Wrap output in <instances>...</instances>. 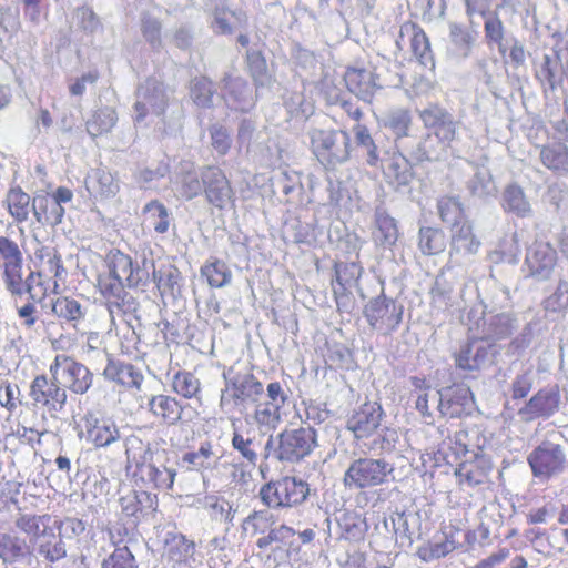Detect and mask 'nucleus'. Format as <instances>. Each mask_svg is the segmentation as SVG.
<instances>
[{
    "mask_svg": "<svg viewBox=\"0 0 568 568\" xmlns=\"http://www.w3.org/2000/svg\"><path fill=\"white\" fill-rule=\"evenodd\" d=\"M344 79L348 90L364 99L372 95L376 87L373 72L365 69H348Z\"/></svg>",
    "mask_w": 568,
    "mask_h": 568,
    "instance_id": "41",
    "label": "nucleus"
},
{
    "mask_svg": "<svg viewBox=\"0 0 568 568\" xmlns=\"http://www.w3.org/2000/svg\"><path fill=\"white\" fill-rule=\"evenodd\" d=\"M219 458L213 449V445L206 440L202 442L196 450L184 453L182 462L187 465L189 469L203 474L205 470L212 469V459L217 462Z\"/></svg>",
    "mask_w": 568,
    "mask_h": 568,
    "instance_id": "42",
    "label": "nucleus"
},
{
    "mask_svg": "<svg viewBox=\"0 0 568 568\" xmlns=\"http://www.w3.org/2000/svg\"><path fill=\"white\" fill-rule=\"evenodd\" d=\"M494 353L491 345L473 341L463 345L455 354V365L463 371H478L493 362Z\"/></svg>",
    "mask_w": 568,
    "mask_h": 568,
    "instance_id": "21",
    "label": "nucleus"
},
{
    "mask_svg": "<svg viewBox=\"0 0 568 568\" xmlns=\"http://www.w3.org/2000/svg\"><path fill=\"white\" fill-rule=\"evenodd\" d=\"M382 422V408L377 403H365L347 422L348 429L356 438L371 435Z\"/></svg>",
    "mask_w": 568,
    "mask_h": 568,
    "instance_id": "26",
    "label": "nucleus"
},
{
    "mask_svg": "<svg viewBox=\"0 0 568 568\" xmlns=\"http://www.w3.org/2000/svg\"><path fill=\"white\" fill-rule=\"evenodd\" d=\"M118 120L115 110L110 106H103L97 110L92 118L87 122V131L91 136H99L111 131Z\"/></svg>",
    "mask_w": 568,
    "mask_h": 568,
    "instance_id": "48",
    "label": "nucleus"
},
{
    "mask_svg": "<svg viewBox=\"0 0 568 568\" xmlns=\"http://www.w3.org/2000/svg\"><path fill=\"white\" fill-rule=\"evenodd\" d=\"M561 404L558 385H549L539 389L518 412L523 420L549 418L555 415Z\"/></svg>",
    "mask_w": 568,
    "mask_h": 568,
    "instance_id": "12",
    "label": "nucleus"
},
{
    "mask_svg": "<svg viewBox=\"0 0 568 568\" xmlns=\"http://www.w3.org/2000/svg\"><path fill=\"white\" fill-rule=\"evenodd\" d=\"M32 213L38 223L55 226L62 222L64 207L49 194L39 193L32 199Z\"/></svg>",
    "mask_w": 568,
    "mask_h": 568,
    "instance_id": "32",
    "label": "nucleus"
},
{
    "mask_svg": "<svg viewBox=\"0 0 568 568\" xmlns=\"http://www.w3.org/2000/svg\"><path fill=\"white\" fill-rule=\"evenodd\" d=\"M108 274L125 282L128 287H135L143 281L145 272L135 266L129 255L118 251L110 256Z\"/></svg>",
    "mask_w": 568,
    "mask_h": 568,
    "instance_id": "29",
    "label": "nucleus"
},
{
    "mask_svg": "<svg viewBox=\"0 0 568 568\" xmlns=\"http://www.w3.org/2000/svg\"><path fill=\"white\" fill-rule=\"evenodd\" d=\"M308 494V484L303 479L291 476L263 485L258 493L262 503L268 508L300 505L305 501Z\"/></svg>",
    "mask_w": 568,
    "mask_h": 568,
    "instance_id": "5",
    "label": "nucleus"
},
{
    "mask_svg": "<svg viewBox=\"0 0 568 568\" xmlns=\"http://www.w3.org/2000/svg\"><path fill=\"white\" fill-rule=\"evenodd\" d=\"M213 84L205 77H196L191 81L190 94L194 103L202 108H207L212 104Z\"/></svg>",
    "mask_w": 568,
    "mask_h": 568,
    "instance_id": "60",
    "label": "nucleus"
},
{
    "mask_svg": "<svg viewBox=\"0 0 568 568\" xmlns=\"http://www.w3.org/2000/svg\"><path fill=\"white\" fill-rule=\"evenodd\" d=\"M102 568H138L134 556L126 547H118L102 561Z\"/></svg>",
    "mask_w": 568,
    "mask_h": 568,
    "instance_id": "64",
    "label": "nucleus"
},
{
    "mask_svg": "<svg viewBox=\"0 0 568 568\" xmlns=\"http://www.w3.org/2000/svg\"><path fill=\"white\" fill-rule=\"evenodd\" d=\"M30 397L36 405L47 407L49 412H61L67 402V392L51 375L37 376L30 385Z\"/></svg>",
    "mask_w": 568,
    "mask_h": 568,
    "instance_id": "14",
    "label": "nucleus"
},
{
    "mask_svg": "<svg viewBox=\"0 0 568 568\" xmlns=\"http://www.w3.org/2000/svg\"><path fill=\"white\" fill-rule=\"evenodd\" d=\"M103 376L125 388L140 389L144 376L140 368L131 363L109 359Z\"/></svg>",
    "mask_w": 568,
    "mask_h": 568,
    "instance_id": "28",
    "label": "nucleus"
},
{
    "mask_svg": "<svg viewBox=\"0 0 568 568\" xmlns=\"http://www.w3.org/2000/svg\"><path fill=\"white\" fill-rule=\"evenodd\" d=\"M353 133L357 146L363 149L365 152L366 163L369 166H377L381 162L383 151H381L375 143V140L372 138L368 129L361 123H356L353 126Z\"/></svg>",
    "mask_w": 568,
    "mask_h": 568,
    "instance_id": "46",
    "label": "nucleus"
},
{
    "mask_svg": "<svg viewBox=\"0 0 568 568\" xmlns=\"http://www.w3.org/2000/svg\"><path fill=\"white\" fill-rule=\"evenodd\" d=\"M165 450H152L148 446L135 463L134 476L145 485L161 490H170L176 476L175 468L166 464Z\"/></svg>",
    "mask_w": 568,
    "mask_h": 568,
    "instance_id": "4",
    "label": "nucleus"
},
{
    "mask_svg": "<svg viewBox=\"0 0 568 568\" xmlns=\"http://www.w3.org/2000/svg\"><path fill=\"white\" fill-rule=\"evenodd\" d=\"M376 168H381L386 182L397 189L407 186L414 179L410 162L399 152L383 151Z\"/></svg>",
    "mask_w": 568,
    "mask_h": 568,
    "instance_id": "18",
    "label": "nucleus"
},
{
    "mask_svg": "<svg viewBox=\"0 0 568 568\" xmlns=\"http://www.w3.org/2000/svg\"><path fill=\"white\" fill-rule=\"evenodd\" d=\"M439 394L438 412L442 416L456 418L470 409L471 393L468 387L463 385L446 387L439 390Z\"/></svg>",
    "mask_w": 568,
    "mask_h": 568,
    "instance_id": "24",
    "label": "nucleus"
},
{
    "mask_svg": "<svg viewBox=\"0 0 568 568\" xmlns=\"http://www.w3.org/2000/svg\"><path fill=\"white\" fill-rule=\"evenodd\" d=\"M6 203L9 214L17 223L26 222L30 212H32L31 197L21 187L10 189L7 193Z\"/></svg>",
    "mask_w": 568,
    "mask_h": 568,
    "instance_id": "40",
    "label": "nucleus"
},
{
    "mask_svg": "<svg viewBox=\"0 0 568 568\" xmlns=\"http://www.w3.org/2000/svg\"><path fill=\"white\" fill-rule=\"evenodd\" d=\"M419 248L425 255H435L446 247L445 234L434 227H422L419 230Z\"/></svg>",
    "mask_w": 568,
    "mask_h": 568,
    "instance_id": "53",
    "label": "nucleus"
},
{
    "mask_svg": "<svg viewBox=\"0 0 568 568\" xmlns=\"http://www.w3.org/2000/svg\"><path fill=\"white\" fill-rule=\"evenodd\" d=\"M83 420L87 440L95 448L109 447L121 439L120 427L112 418H98L93 414H87Z\"/></svg>",
    "mask_w": 568,
    "mask_h": 568,
    "instance_id": "17",
    "label": "nucleus"
},
{
    "mask_svg": "<svg viewBox=\"0 0 568 568\" xmlns=\"http://www.w3.org/2000/svg\"><path fill=\"white\" fill-rule=\"evenodd\" d=\"M419 118L427 130L426 134L455 140L458 124L446 109L430 104L419 111Z\"/></svg>",
    "mask_w": 568,
    "mask_h": 568,
    "instance_id": "16",
    "label": "nucleus"
},
{
    "mask_svg": "<svg viewBox=\"0 0 568 568\" xmlns=\"http://www.w3.org/2000/svg\"><path fill=\"white\" fill-rule=\"evenodd\" d=\"M49 514L36 515L19 510L13 524L18 530L29 536L32 556L37 555L49 564H55L67 557L65 542L60 534L50 526Z\"/></svg>",
    "mask_w": 568,
    "mask_h": 568,
    "instance_id": "1",
    "label": "nucleus"
},
{
    "mask_svg": "<svg viewBox=\"0 0 568 568\" xmlns=\"http://www.w3.org/2000/svg\"><path fill=\"white\" fill-rule=\"evenodd\" d=\"M557 264L556 250L546 242H534L527 250L525 266L529 275L539 281L550 277Z\"/></svg>",
    "mask_w": 568,
    "mask_h": 568,
    "instance_id": "15",
    "label": "nucleus"
},
{
    "mask_svg": "<svg viewBox=\"0 0 568 568\" xmlns=\"http://www.w3.org/2000/svg\"><path fill=\"white\" fill-rule=\"evenodd\" d=\"M527 460L532 475L545 480L564 471L566 454L561 445L546 439L529 454Z\"/></svg>",
    "mask_w": 568,
    "mask_h": 568,
    "instance_id": "9",
    "label": "nucleus"
},
{
    "mask_svg": "<svg viewBox=\"0 0 568 568\" xmlns=\"http://www.w3.org/2000/svg\"><path fill=\"white\" fill-rule=\"evenodd\" d=\"M460 485L469 487L481 485L487 479V473L470 462H464L455 471Z\"/></svg>",
    "mask_w": 568,
    "mask_h": 568,
    "instance_id": "63",
    "label": "nucleus"
},
{
    "mask_svg": "<svg viewBox=\"0 0 568 568\" xmlns=\"http://www.w3.org/2000/svg\"><path fill=\"white\" fill-rule=\"evenodd\" d=\"M85 186L91 194L105 199L115 196L120 189L113 174L103 168L91 171L85 179Z\"/></svg>",
    "mask_w": 568,
    "mask_h": 568,
    "instance_id": "36",
    "label": "nucleus"
},
{
    "mask_svg": "<svg viewBox=\"0 0 568 568\" xmlns=\"http://www.w3.org/2000/svg\"><path fill=\"white\" fill-rule=\"evenodd\" d=\"M98 287L101 295L106 300L109 314L112 321L115 315L135 311L136 303L125 291V282L113 277L110 274H104L99 276Z\"/></svg>",
    "mask_w": 568,
    "mask_h": 568,
    "instance_id": "10",
    "label": "nucleus"
},
{
    "mask_svg": "<svg viewBox=\"0 0 568 568\" xmlns=\"http://www.w3.org/2000/svg\"><path fill=\"white\" fill-rule=\"evenodd\" d=\"M174 392L185 398L195 397L201 390L199 378L190 372H178L172 381Z\"/></svg>",
    "mask_w": 568,
    "mask_h": 568,
    "instance_id": "56",
    "label": "nucleus"
},
{
    "mask_svg": "<svg viewBox=\"0 0 568 568\" xmlns=\"http://www.w3.org/2000/svg\"><path fill=\"white\" fill-rule=\"evenodd\" d=\"M203 187L204 185L201 175L199 176V174L191 169H183L178 176L176 191L180 196L186 201H190L201 194Z\"/></svg>",
    "mask_w": 568,
    "mask_h": 568,
    "instance_id": "52",
    "label": "nucleus"
},
{
    "mask_svg": "<svg viewBox=\"0 0 568 568\" xmlns=\"http://www.w3.org/2000/svg\"><path fill=\"white\" fill-rule=\"evenodd\" d=\"M140 31L144 40L154 51L162 48V23L161 20L148 12H143L140 19Z\"/></svg>",
    "mask_w": 568,
    "mask_h": 568,
    "instance_id": "51",
    "label": "nucleus"
},
{
    "mask_svg": "<svg viewBox=\"0 0 568 568\" xmlns=\"http://www.w3.org/2000/svg\"><path fill=\"white\" fill-rule=\"evenodd\" d=\"M452 142L447 139L426 134L417 144V148L412 151V156L419 162L440 161L447 156Z\"/></svg>",
    "mask_w": 568,
    "mask_h": 568,
    "instance_id": "35",
    "label": "nucleus"
},
{
    "mask_svg": "<svg viewBox=\"0 0 568 568\" xmlns=\"http://www.w3.org/2000/svg\"><path fill=\"white\" fill-rule=\"evenodd\" d=\"M231 444L250 465L255 466L257 464V450L261 444L256 440L255 436H250V434L244 435L235 429L232 435Z\"/></svg>",
    "mask_w": 568,
    "mask_h": 568,
    "instance_id": "49",
    "label": "nucleus"
},
{
    "mask_svg": "<svg viewBox=\"0 0 568 568\" xmlns=\"http://www.w3.org/2000/svg\"><path fill=\"white\" fill-rule=\"evenodd\" d=\"M23 252L20 244L8 234L0 233V275L2 282L13 280L23 268Z\"/></svg>",
    "mask_w": 568,
    "mask_h": 568,
    "instance_id": "25",
    "label": "nucleus"
},
{
    "mask_svg": "<svg viewBox=\"0 0 568 568\" xmlns=\"http://www.w3.org/2000/svg\"><path fill=\"white\" fill-rule=\"evenodd\" d=\"M317 446V435L313 427L286 428L275 438L270 436L265 446V458L280 462L298 463Z\"/></svg>",
    "mask_w": 568,
    "mask_h": 568,
    "instance_id": "2",
    "label": "nucleus"
},
{
    "mask_svg": "<svg viewBox=\"0 0 568 568\" xmlns=\"http://www.w3.org/2000/svg\"><path fill=\"white\" fill-rule=\"evenodd\" d=\"M273 524V515L267 510H255L250 514L242 524L244 531L251 536L264 535Z\"/></svg>",
    "mask_w": 568,
    "mask_h": 568,
    "instance_id": "59",
    "label": "nucleus"
},
{
    "mask_svg": "<svg viewBox=\"0 0 568 568\" xmlns=\"http://www.w3.org/2000/svg\"><path fill=\"white\" fill-rule=\"evenodd\" d=\"M437 207L442 221L450 224L452 227L468 221L465 217L462 203L456 197H442Z\"/></svg>",
    "mask_w": 568,
    "mask_h": 568,
    "instance_id": "54",
    "label": "nucleus"
},
{
    "mask_svg": "<svg viewBox=\"0 0 568 568\" xmlns=\"http://www.w3.org/2000/svg\"><path fill=\"white\" fill-rule=\"evenodd\" d=\"M24 557H32L30 545L11 532H0V559L4 564H14Z\"/></svg>",
    "mask_w": 568,
    "mask_h": 568,
    "instance_id": "37",
    "label": "nucleus"
},
{
    "mask_svg": "<svg viewBox=\"0 0 568 568\" xmlns=\"http://www.w3.org/2000/svg\"><path fill=\"white\" fill-rule=\"evenodd\" d=\"M515 318L509 313L486 314L483 317L481 339L494 341L511 335L516 325Z\"/></svg>",
    "mask_w": 568,
    "mask_h": 568,
    "instance_id": "34",
    "label": "nucleus"
},
{
    "mask_svg": "<svg viewBox=\"0 0 568 568\" xmlns=\"http://www.w3.org/2000/svg\"><path fill=\"white\" fill-rule=\"evenodd\" d=\"M399 236L397 223L384 212L376 213L373 240L376 245L383 248H392Z\"/></svg>",
    "mask_w": 568,
    "mask_h": 568,
    "instance_id": "39",
    "label": "nucleus"
},
{
    "mask_svg": "<svg viewBox=\"0 0 568 568\" xmlns=\"http://www.w3.org/2000/svg\"><path fill=\"white\" fill-rule=\"evenodd\" d=\"M254 420L262 430H273L281 422L280 408L265 403L258 404L254 412Z\"/></svg>",
    "mask_w": 568,
    "mask_h": 568,
    "instance_id": "61",
    "label": "nucleus"
},
{
    "mask_svg": "<svg viewBox=\"0 0 568 568\" xmlns=\"http://www.w3.org/2000/svg\"><path fill=\"white\" fill-rule=\"evenodd\" d=\"M408 38L410 49L418 62L425 68L433 69L435 63L427 36L417 24L406 22L402 24V38Z\"/></svg>",
    "mask_w": 568,
    "mask_h": 568,
    "instance_id": "30",
    "label": "nucleus"
},
{
    "mask_svg": "<svg viewBox=\"0 0 568 568\" xmlns=\"http://www.w3.org/2000/svg\"><path fill=\"white\" fill-rule=\"evenodd\" d=\"M206 201L223 210L234 203V191L224 172L215 166H204L201 171Z\"/></svg>",
    "mask_w": 568,
    "mask_h": 568,
    "instance_id": "11",
    "label": "nucleus"
},
{
    "mask_svg": "<svg viewBox=\"0 0 568 568\" xmlns=\"http://www.w3.org/2000/svg\"><path fill=\"white\" fill-rule=\"evenodd\" d=\"M73 19L77 27L87 34L102 30L100 17L89 6H81L74 10Z\"/></svg>",
    "mask_w": 568,
    "mask_h": 568,
    "instance_id": "57",
    "label": "nucleus"
},
{
    "mask_svg": "<svg viewBox=\"0 0 568 568\" xmlns=\"http://www.w3.org/2000/svg\"><path fill=\"white\" fill-rule=\"evenodd\" d=\"M394 467L384 459L358 458L344 474V485L349 489H365L387 483Z\"/></svg>",
    "mask_w": 568,
    "mask_h": 568,
    "instance_id": "6",
    "label": "nucleus"
},
{
    "mask_svg": "<svg viewBox=\"0 0 568 568\" xmlns=\"http://www.w3.org/2000/svg\"><path fill=\"white\" fill-rule=\"evenodd\" d=\"M166 105L168 94L164 85L154 79H148L136 91L135 121H142L149 113L161 115Z\"/></svg>",
    "mask_w": 568,
    "mask_h": 568,
    "instance_id": "13",
    "label": "nucleus"
},
{
    "mask_svg": "<svg viewBox=\"0 0 568 568\" xmlns=\"http://www.w3.org/2000/svg\"><path fill=\"white\" fill-rule=\"evenodd\" d=\"M363 268L355 262L337 263L335 265L336 277L333 287L336 286L343 292H349L353 287L357 286Z\"/></svg>",
    "mask_w": 568,
    "mask_h": 568,
    "instance_id": "50",
    "label": "nucleus"
},
{
    "mask_svg": "<svg viewBox=\"0 0 568 568\" xmlns=\"http://www.w3.org/2000/svg\"><path fill=\"white\" fill-rule=\"evenodd\" d=\"M50 374L63 388L83 395L92 386L93 375L87 366L64 354H58L50 365Z\"/></svg>",
    "mask_w": 568,
    "mask_h": 568,
    "instance_id": "7",
    "label": "nucleus"
},
{
    "mask_svg": "<svg viewBox=\"0 0 568 568\" xmlns=\"http://www.w3.org/2000/svg\"><path fill=\"white\" fill-rule=\"evenodd\" d=\"M542 164L559 174L568 173V146L564 143H552L540 151Z\"/></svg>",
    "mask_w": 568,
    "mask_h": 568,
    "instance_id": "43",
    "label": "nucleus"
},
{
    "mask_svg": "<svg viewBox=\"0 0 568 568\" xmlns=\"http://www.w3.org/2000/svg\"><path fill=\"white\" fill-rule=\"evenodd\" d=\"M232 368L224 371L223 376L227 383L226 390H232V398L237 402H257L264 393L263 384L248 373L231 376Z\"/></svg>",
    "mask_w": 568,
    "mask_h": 568,
    "instance_id": "22",
    "label": "nucleus"
},
{
    "mask_svg": "<svg viewBox=\"0 0 568 568\" xmlns=\"http://www.w3.org/2000/svg\"><path fill=\"white\" fill-rule=\"evenodd\" d=\"M51 312L59 320L70 323L78 329L87 316L88 305L73 297L60 296L51 301Z\"/></svg>",
    "mask_w": 568,
    "mask_h": 568,
    "instance_id": "31",
    "label": "nucleus"
},
{
    "mask_svg": "<svg viewBox=\"0 0 568 568\" xmlns=\"http://www.w3.org/2000/svg\"><path fill=\"white\" fill-rule=\"evenodd\" d=\"M469 194L477 199H485L496 193V185L487 168L478 166L475 174L466 183Z\"/></svg>",
    "mask_w": 568,
    "mask_h": 568,
    "instance_id": "45",
    "label": "nucleus"
},
{
    "mask_svg": "<svg viewBox=\"0 0 568 568\" xmlns=\"http://www.w3.org/2000/svg\"><path fill=\"white\" fill-rule=\"evenodd\" d=\"M455 541L445 537L443 540H436L420 547L417 554L423 561L428 562L447 556L453 550H455Z\"/></svg>",
    "mask_w": 568,
    "mask_h": 568,
    "instance_id": "62",
    "label": "nucleus"
},
{
    "mask_svg": "<svg viewBox=\"0 0 568 568\" xmlns=\"http://www.w3.org/2000/svg\"><path fill=\"white\" fill-rule=\"evenodd\" d=\"M364 316L377 332L388 335L403 320V306L384 293L368 301L364 307Z\"/></svg>",
    "mask_w": 568,
    "mask_h": 568,
    "instance_id": "8",
    "label": "nucleus"
},
{
    "mask_svg": "<svg viewBox=\"0 0 568 568\" xmlns=\"http://www.w3.org/2000/svg\"><path fill=\"white\" fill-rule=\"evenodd\" d=\"M501 205L506 212L513 213L518 217H528L532 213L531 205L526 194L517 183L508 184L501 197Z\"/></svg>",
    "mask_w": 568,
    "mask_h": 568,
    "instance_id": "38",
    "label": "nucleus"
},
{
    "mask_svg": "<svg viewBox=\"0 0 568 568\" xmlns=\"http://www.w3.org/2000/svg\"><path fill=\"white\" fill-rule=\"evenodd\" d=\"M313 153L327 170L346 163L351 156V136L344 130L314 129L311 132Z\"/></svg>",
    "mask_w": 568,
    "mask_h": 568,
    "instance_id": "3",
    "label": "nucleus"
},
{
    "mask_svg": "<svg viewBox=\"0 0 568 568\" xmlns=\"http://www.w3.org/2000/svg\"><path fill=\"white\" fill-rule=\"evenodd\" d=\"M480 247V241L474 233L469 221L457 224L452 227L450 236V257H467L477 254Z\"/></svg>",
    "mask_w": 568,
    "mask_h": 568,
    "instance_id": "27",
    "label": "nucleus"
},
{
    "mask_svg": "<svg viewBox=\"0 0 568 568\" xmlns=\"http://www.w3.org/2000/svg\"><path fill=\"white\" fill-rule=\"evenodd\" d=\"M38 258V277L50 281L52 280V292L59 293L60 282H64L67 270L63 266L61 255L52 247H42L37 251Z\"/></svg>",
    "mask_w": 568,
    "mask_h": 568,
    "instance_id": "23",
    "label": "nucleus"
},
{
    "mask_svg": "<svg viewBox=\"0 0 568 568\" xmlns=\"http://www.w3.org/2000/svg\"><path fill=\"white\" fill-rule=\"evenodd\" d=\"M163 556L174 568H191L187 564L195 554V544L176 530H168L162 538Z\"/></svg>",
    "mask_w": 568,
    "mask_h": 568,
    "instance_id": "20",
    "label": "nucleus"
},
{
    "mask_svg": "<svg viewBox=\"0 0 568 568\" xmlns=\"http://www.w3.org/2000/svg\"><path fill=\"white\" fill-rule=\"evenodd\" d=\"M154 497L146 491L130 490L123 495L119 503L122 511L126 516H136L145 509H153Z\"/></svg>",
    "mask_w": 568,
    "mask_h": 568,
    "instance_id": "47",
    "label": "nucleus"
},
{
    "mask_svg": "<svg viewBox=\"0 0 568 568\" xmlns=\"http://www.w3.org/2000/svg\"><path fill=\"white\" fill-rule=\"evenodd\" d=\"M149 410L166 425H175L182 417L183 408L180 403L169 395H154L148 400Z\"/></svg>",
    "mask_w": 568,
    "mask_h": 568,
    "instance_id": "33",
    "label": "nucleus"
},
{
    "mask_svg": "<svg viewBox=\"0 0 568 568\" xmlns=\"http://www.w3.org/2000/svg\"><path fill=\"white\" fill-rule=\"evenodd\" d=\"M143 212L148 215V220L154 227L155 232L163 234L168 232L170 226V214L168 209L159 201L148 203Z\"/></svg>",
    "mask_w": 568,
    "mask_h": 568,
    "instance_id": "58",
    "label": "nucleus"
},
{
    "mask_svg": "<svg viewBox=\"0 0 568 568\" xmlns=\"http://www.w3.org/2000/svg\"><path fill=\"white\" fill-rule=\"evenodd\" d=\"M201 274L207 284L214 288L227 286L232 281V272L229 265L217 258L209 260L202 267Z\"/></svg>",
    "mask_w": 568,
    "mask_h": 568,
    "instance_id": "44",
    "label": "nucleus"
},
{
    "mask_svg": "<svg viewBox=\"0 0 568 568\" xmlns=\"http://www.w3.org/2000/svg\"><path fill=\"white\" fill-rule=\"evenodd\" d=\"M204 507L210 510V516L214 520L233 524L236 509L224 498L215 495L206 496Z\"/></svg>",
    "mask_w": 568,
    "mask_h": 568,
    "instance_id": "55",
    "label": "nucleus"
},
{
    "mask_svg": "<svg viewBox=\"0 0 568 568\" xmlns=\"http://www.w3.org/2000/svg\"><path fill=\"white\" fill-rule=\"evenodd\" d=\"M3 285L12 296L21 297L28 294L29 300L33 302L40 301L49 291L52 292L51 284L42 277H38L37 271H30L24 277L23 268L16 273L13 280L9 277L4 281Z\"/></svg>",
    "mask_w": 568,
    "mask_h": 568,
    "instance_id": "19",
    "label": "nucleus"
}]
</instances>
